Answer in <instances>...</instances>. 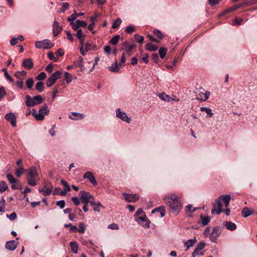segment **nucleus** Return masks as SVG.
Wrapping results in <instances>:
<instances>
[{"label": "nucleus", "mask_w": 257, "mask_h": 257, "mask_svg": "<svg viewBox=\"0 0 257 257\" xmlns=\"http://www.w3.org/2000/svg\"><path fill=\"white\" fill-rule=\"evenodd\" d=\"M27 75V72L25 71H20L16 72L15 76L17 78H21L22 76H26Z\"/></svg>", "instance_id": "50"}, {"label": "nucleus", "mask_w": 257, "mask_h": 257, "mask_svg": "<svg viewBox=\"0 0 257 257\" xmlns=\"http://www.w3.org/2000/svg\"><path fill=\"white\" fill-rule=\"evenodd\" d=\"M85 117V115L76 112H72L69 115V118L74 120H79L83 119Z\"/></svg>", "instance_id": "17"}, {"label": "nucleus", "mask_w": 257, "mask_h": 257, "mask_svg": "<svg viewBox=\"0 0 257 257\" xmlns=\"http://www.w3.org/2000/svg\"><path fill=\"white\" fill-rule=\"evenodd\" d=\"M221 229L219 226H215L210 235V240L213 242H215L218 237L220 235Z\"/></svg>", "instance_id": "11"}, {"label": "nucleus", "mask_w": 257, "mask_h": 257, "mask_svg": "<svg viewBox=\"0 0 257 257\" xmlns=\"http://www.w3.org/2000/svg\"><path fill=\"white\" fill-rule=\"evenodd\" d=\"M7 178L10 183L12 184L11 188L13 190H17L19 189V185L16 184L17 183L18 180L16 179L11 174H7Z\"/></svg>", "instance_id": "15"}, {"label": "nucleus", "mask_w": 257, "mask_h": 257, "mask_svg": "<svg viewBox=\"0 0 257 257\" xmlns=\"http://www.w3.org/2000/svg\"><path fill=\"white\" fill-rule=\"evenodd\" d=\"M98 15L96 14L94 17L92 16L90 18V21L91 22L90 24L88 26V29L89 31H92L93 29V27L95 24V22L96 21V18L98 17Z\"/></svg>", "instance_id": "26"}, {"label": "nucleus", "mask_w": 257, "mask_h": 257, "mask_svg": "<svg viewBox=\"0 0 257 257\" xmlns=\"http://www.w3.org/2000/svg\"><path fill=\"white\" fill-rule=\"evenodd\" d=\"M17 215L15 212H13L11 214H7V217L9 218L11 221H13L17 218Z\"/></svg>", "instance_id": "62"}, {"label": "nucleus", "mask_w": 257, "mask_h": 257, "mask_svg": "<svg viewBox=\"0 0 257 257\" xmlns=\"http://www.w3.org/2000/svg\"><path fill=\"white\" fill-rule=\"evenodd\" d=\"M108 69L114 73H117L119 71L120 68L116 60L115 63L108 67Z\"/></svg>", "instance_id": "29"}, {"label": "nucleus", "mask_w": 257, "mask_h": 257, "mask_svg": "<svg viewBox=\"0 0 257 257\" xmlns=\"http://www.w3.org/2000/svg\"><path fill=\"white\" fill-rule=\"evenodd\" d=\"M70 24L74 30H78L80 27L85 28L87 26V23L85 21L79 20H76L75 22H71Z\"/></svg>", "instance_id": "13"}, {"label": "nucleus", "mask_w": 257, "mask_h": 257, "mask_svg": "<svg viewBox=\"0 0 257 257\" xmlns=\"http://www.w3.org/2000/svg\"><path fill=\"white\" fill-rule=\"evenodd\" d=\"M61 183L64 186V189L65 190V191H70V190H71L70 187L69 186V185H68V184L67 183V182H66L64 180H62L61 181Z\"/></svg>", "instance_id": "56"}, {"label": "nucleus", "mask_w": 257, "mask_h": 257, "mask_svg": "<svg viewBox=\"0 0 257 257\" xmlns=\"http://www.w3.org/2000/svg\"><path fill=\"white\" fill-rule=\"evenodd\" d=\"M5 200L3 198L0 201V212H4L5 211Z\"/></svg>", "instance_id": "63"}, {"label": "nucleus", "mask_w": 257, "mask_h": 257, "mask_svg": "<svg viewBox=\"0 0 257 257\" xmlns=\"http://www.w3.org/2000/svg\"><path fill=\"white\" fill-rule=\"evenodd\" d=\"M79 228H78L77 232H79L80 233H84L85 231V224L80 222L79 224Z\"/></svg>", "instance_id": "51"}, {"label": "nucleus", "mask_w": 257, "mask_h": 257, "mask_svg": "<svg viewBox=\"0 0 257 257\" xmlns=\"http://www.w3.org/2000/svg\"><path fill=\"white\" fill-rule=\"evenodd\" d=\"M200 110L202 111H205L207 114V117H211L213 115V113L212 112V110L210 108L205 107H201Z\"/></svg>", "instance_id": "34"}, {"label": "nucleus", "mask_w": 257, "mask_h": 257, "mask_svg": "<svg viewBox=\"0 0 257 257\" xmlns=\"http://www.w3.org/2000/svg\"><path fill=\"white\" fill-rule=\"evenodd\" d=\"M167 49L164 47L160 48L159 50V54L161 59H163L166 55Z\"/></svg>", "instance_id": "42"}, {"label": "nucleus", "mask_w": 257, "mask_h": 257, "mask_svg": "<svg viewBox=\"0 0 257 257\" xmlns=\"http://www.w3.org/2000/svg\"><path fill=\"white\" fill-rule=\"evenodd\" d=\"M80 200H90L93 198V196L88 192L85 191H81L79 192Z\"/></svg>", "instance_id": "23"}, {"label": "nucleus", "mask_w": 257, "mask_h": 257, "mask_svg": "<svg viewBox=\"0 0 257 257\" xmlns=\"http://www.w3.org/2000/svg\"><path fill=\"white\" fill-rule=\"evenodd\" d=\"M69 7V4L68 3H64L62 4V7L60 9V12L64 13L66 10L68 9Z\"/></svg>", "instance_id": "58"}, {"label": "nucleus", "mask_w": 257, "mask_h": 257, "mask_svg": "<svg viewBox=\"0 0 257 257\" xmlns=\"http://www.w3.org/2000/svg\"><path fill=\"white\" fill-rule=\"evenodd\" d=\"M146 48L147 50L154 52L156 51L158 47L157 45L152 44L151 43H147L146 46Z\"/></svg>", "instance_id": "32"}, {"label": "nucleus", "mask_w": 257, "mask_h": 257, "mask_svg": "<svg viewBox=\"0 0 257 257\" xmlns=\"http://www.w3.org/2000/svg\"><path fill=\"white\" fill-rule=\"evenodd\" d=\"M120 36L119 35H116L110 39L109 43L112 45H115L118 42Z\"/></svg>", "instance_id": "40"}, {"label": "nucleus", "mask_w": 257, "mask_h": 257, "mask_svg": "<svg viewBox=\"0 0 257 257\" xmlns=\"http://www.w3.org/2000/svg\"><path fill=\"white\" fill-rule=\"evenodd\" d=\"M24 169L22 167H18L16 171V175L18 177H20L22 174L23 173V172L24 171Z\"/></svg>", "instance_id": "61"}, {"label": "nucleus", "mask_w": 257, "mask_h": 257, "mask_svg": "<svg viewBox=\"0 0 257 257\" xmlns=\"http://www.w3.org/2000/svg\"><path fill=\"white\" fill-rule=\"evenodd\" d=\"M56 205L61 209H63L65 206V201L64 200H59L56 202Z\"/></svg>", "instance_id": "60"}, {"label": "nucleus", "mask_w": 257, "mask_h": 257, "mask_svg": "<svg viewBox=\"0 0 257 257\" xmlns=\"http://www.w3.org/2000/svg\"><path fill=\"white\" fill-rule=\"evenodd\" d=\"M115 112L116 116L120 119L122 121L128 123L131 122V117H128L125 112L122 111L120 108H116Z\"/></svg>", "instance_id": "8"}, {"label": "nucleus", "mask_w": 257, "mask_h": 257, "mask_svg": "<svg viewBox=\"0 0 257 257\" xmlns=\"http://www.w3.org/2000/svg\"><path fill=\"white\" fill-rule=\"evenodd\" d=\"M252 214V210H250L247 207H244L242 209L241 211V215L243 217H247Z\"/></svg>", "instance_id": "31"}, {"label": "nucleus", "mask_w": 257, "mask_h": 257, "mask_svg": "<svg viewBox=\"0 0 257 257\" xmlns=\"http://www.w3.org/2000/svg\"><path fill=\"white\" fill-rule=\"evenodd\" d=\"M53 46V44L48 39L35 42V47L38 49H48L51 48Z\"/></svg>", "instance_id": "6"}, {"label": "nucleus", "mask_w": 257, "mask_h": 257, "mask_svg": "<svg viewBox=\"0 0 257 257\" xmlns=\"http://www.w3.org/2000/svg\"><path fill=\"white\" fill-rule=\"evenodd\" d=\"M25 103L28 107H33L36 105L34 101V97H32L29 95H27L25 97Z\"/></svg>", "instance_id": "24"}, {"label": "nucleus", "mask_w": 257, "mask_h": 257, "mask_svg": "<svg viewBox=\"0 0 257 257\" xmlns=\"http://www.w3.org/2000/svg\"><path fill=\"white\" fill-rule=\"evenodd\" d=\"M201 222L203 226L206 225L210 221V218L208 216H204L201 215L200 216Z\"/></svg>", "instance_id": "35"}, {"label": "nucleus", "mask_w": 257, "mask_h": 257, "mask_svg": "<svg viewBox=\"0 0 257 257\" xmlns=\"http://www.w3.org/2000/svg\"><path fill=\"white\" fill-rule=\"evenodd\" d=\"M122 195L124 196L125 201L127 202H135L139 199V197L137 194H129L123 193Z\"/></svg>", "instance_id": "14"}, {"label": "nucleus", "mask_w": 257, "mask_h": 257, "mask_svg": "<svg viewBox=\"0 0 257 257\" xmlns=\"http://www.w3.org/2000/svg\"><path fill=\"white\" fill-rule=\"evenodd\" d=\"M72 251L76 254L78 252V243L76 241L70 242L69 244Z\"/></svg>", "instance_id": "30"}, {"label": "nucleus", "mask_w": 257, "mask_h": 257, "mask_svg": "<svg viewBox=\"0 0 257 257\" xmlns=\"http://www.w3.org/2000/svg\"><path fill=\"white\" fill-rule=\"evenodd\" d=\"M75 65L76 67H79L81 69H83V58L81 56H79L78 58V60L77 62L75 63Z\"/></svg>", "instance_id": "38"}, {"label": "nucleus", "mask_w": 257, "mask_h": 257, "mask_svg": "<svg viewBox=\"0 0 257 257\" xmlns=\"http://www.w3.org/2000/svg\"><path fill=\"white\" fill-rule=\"evenodd\" d=\"M83 179H87L93 185L96 186L97 185V182L95 179L94 176L91 172H86L83 176Z\"/></svg>", "instance_id": "16"}, {"label": "nucleus", "mask_w": 257, "mask_h": 257, "mask_svg": "<svg viewBox=\"0 0 257 257\" xmlns=\"http://www.w3.org/2000/svg\"><path fill=\"white\" fill-rule=\"evenodd\" d=\"M5 118L8 121L10 122L13 127L17 125V117L13 112H9L5 115Z\"/></svg>", "instance_id": "12"}, {"label": "nucleus", "mask_w": 257, "mask_h": 257, "mask_svg": "<svg viewBox=\"0 0 257 257\" xmlns=\"http://www.w3.org/2000/svg\"><path fill=\"white\" fill-rule=\"evenodd\" d=\"M164 202L169 207L170 212L175 215H178L183 207L181 199L174 194L166 196Z\"/></svg>", "instance_id": "1"}, {"label": "nucleus", "mask_w": 257, "mask_h": 257, "mask_svg": "<svg viewBox=\"0 0 257 257\" xmlns=\"http://www.w3.org/2000/svg\"><path fill=\"white\" fill-rule=\"evenodd\" d=\"M77 32L75 34V36L78 38V39H80V38H83L85 35L82 34V31L81 29H77Z\"/></svg>", "instance_id": "59"}, {"label": "nucleus", "mask_w": 257, "mask_h": 257, "mask_svg": "<svg viewBox=\"0 0 257 257\" xmlns=\"http://www.w3.org/2000/svg\"><path fill=\"white\" fill-rule=\"evenodd\" d=\"M90 204L92 206L93 210L96 212H99L101 208H104V207L100 202H95L94 199L90 201Z\"/></svg>", "instance_id": "22"}, {"label": "nucleus", "mask_w": 257, "mask_h": 257, "mask_svg": "<svg viewBox=\"0 0 257 257\" xmlns=\"http://www.w3.org/2000/svg\"><path fill=\"white\" fill-rule=\"evenodd\" d=\"M135 220L138 224L141 225L144 228H148L150 227L151 221L147 218L146 214H143L140 216L135 218Z\"/></svg>", "instance_id": "7"}, {"label": "nucleus", "mask_w": 257, "mask_h": 257, "mask_svg": "<svg viewBox=\"0 0 257 257\" xmlns=\"http://www.w3.org/2000/svg\"><path fill=\"white\" fill-rule=\"evenodd\" d=\"M223 224L228 230L230 231L234 230L236 228V225L230 221L224 222Z\"/></svg>", "instance_id": "27"}, {"label": "nucleus", "mask_w": 257, "mask_h": 257, "mask_svg": "<svg viewBox=\"0 0 257 257\" xmlns=\"http://www.w3.org/2000/svg\"><path fill=\"white\" fill-rule=\"evenodd\" d=\"M34 102H35L36 105L37 104H39L42 103L43 99L41 95H37L36 96H34Z\"/></svg>", "instance_id": "43"}, {"label": "nucleus", "mask_w": 257, "mask_h": 257, "mask_svg": "<svg viewBox=\"0 0 257 257\" xmlns=\"http://www.w3.org/2000/svg\"><path fill=\"white\" fill-rule=\"evenodd\" d=\"M62 73L60 71H56L53 73L47 79L46 84L47 87L52 86L61 77Z\"/></svg>", "instance_id": "5"}, {"label": "nucleus", "mask_w": 257, "mask_h": 257, "mask_svg": "<svg viewBox=\"0 0 257 257\" xmlns=\"http://www.w3.org/2000/svg\"><path fill=\"white\" fill-rule=\"evenodd\" d=\"M154 34L159 39H162L164 37L163 33L159 30H155L153 31Z\"/></svg>", "instance_id": "49"}, {"label": "nucleus", "mask_w": 257, "mask_h": 257, "mask_svg": "<svg viewBox=\"0 0 257 257\" xmlns=\"http://www.w3.org/2000/svg\"><path fill=\"white\" fill-rule=\"evenodd\" d=\"M143 214H145V213L143 211V210L142 208H139L136 213L134 215V218H136Z\"/></svg>", "instance_id": "57"}, {"label": "nucleus", "mask_w": 257, "mask_h": 257, "mask_svg": "<svg viewBox=\"0 0 257 257\" xmlns=\"http://www.w3.org/2000/svg\"><path fill=\"white\" fill-rule=\"evenodd\" d=\"M221 201H222L223 202H227L228 201H230V195H222L218 197Z\"/></svg>", "instance_id": "44"}, {"label": "nucleus", "mask_w": 257, "mask_h": 257, "mask_svg": "<svg viewBox=\"0 0 257 257\" xmlns=\"http://www.w3.org/2000/svg\"><path fill=\"white\" fill-rule=\"evenodd\" d=\"M5 95H6L5 89L4 87L2 86L0 87V101Z\"/></svg>", "instance_id": "64"}, {"label": "nucleus", "mask_w": 257, "mask_h": 257, "mask_svg": "<svg viewBox=\"0 0 257 257\" xmlns=\"http://www.w3.org/2000/svg\"><path fill=\"white\" fill-rule=\"evenodd\" d=\"M49 111L48 105L44 104L39 108L38 112L35 109H33L32 114L37 120L41 121L44 119L45 115L48 114Z\"/></svg>", "instance_id": "2"}, {"label": "nucleus", "mask_w": 257, "mask_h": 257, "mask_svg": "<svg viewBox=\"0 0 257 257\" xmlns=\"http://www.w3.org/2000/svg\"><path fill=\"white\" fill-rule=\"evenodd\" d=\"M38 176L36 168L35 167H31L27 176V181L29 185L32 186L36 185V178Z\"/></svg>", "instance_id": "3"}, {"label": "nucleus", "mask_w": 257, "mask_h": 257, "mask_svg": "<svg viewBox=\"0 0 257 257\" xmlns=\"http://www.w3.org/2000/svg\"><path fill=\"white\" fill-rule=\"evenodd\" d=\"M134 38L140 44H142L144 42V38L142 36H140L138 34H135Z\"/></svg>", "instance_id": "54"}, {"label": "nucleus", "mask_w": 257, "mask_h": 257, "mask_svg": "<svg viewBox=\"0 0 257 257\" xmlns=\"http://www.w3.org/2000/svg\"><path fill=\"white\" fill-rule=\"evenodd\" d=\"M197 242V239L194 237L193 239H188L187 241L184 242L185 246H187L186 251L188 250V249L192 247L194 244Z\"/></svg>", "instance_id": "28"}, {"label": "nucleus", "mask_w": 257, "mask_h": 257, "mask_svg": "<svg viewBox=\"0 0 257 257\" xmlns=\"http://www.w3.org/2000/svg\"><path fill=\"white\" fill-rule=\"evenodd\" d=\"M27 87L29 89H31L34 84V80L32 78H28L26 82Z\"/></svg>", "instance_id": "48"}, {"label": "nucleus", "mask_w": 257, "mask_h": 257, "mask_svg": "<svg viewBox=\"0 0 257 257\" xmlns=\"http://www.w3.org/2000/svg\"><path fill=\"white\" fill-rule=\"evenodd\" d=\"M238 9V7H237V5H236V6H234L232 7H230L228 9H227V10H225L223 12H222V13L220 14L219 15V17H221L222 16L227 14V13H230L232 11H233L236 9Z\"/></svg>", "instance_id": "36"}, {"label": "nucleus", "mask_w": 257, "mask_h": 257, "mask_svg": "<svg viewBox=\"0 0 257 257\" xmlns=\"http://www.w3.org/2000/svg\"><path fill=\"white\" fill-rule=\"evenodd\" d=\"M196 94V99L201 101H205L209 97L210 92L203 89H197L195 91Z\"/></svg>", "instance_id": "4"}, {"label": "nucleus", "mask_w": 257, "mask_h": 257, "mask_svg": "<svg viewBox=\"0 0 257 257\" xmlns=\"http://www.w3.org/2000/svg\"><path fill=\"white\" fill-rule=\"evenodd\" d=\"M205 246V243L203 241L200 242L196 246V248H195V253H196V252H197V250H201Z\"/></svg>", "instance_id": "45"}, {"label": "nucleus", "mask_w": 257, "mask_h": 257, "mask_svg": "<svg viewBox=\"0 0 257 257\" xmlns=\"http://www.w3.org/2000/svg\"><path fill=\"white\" fill-rule=\"evenodd\" d=\"M74 13L72 14L70 16V17H69L67 18V21L68 22H73L74 20H75L77 19V17H80V16H82L84 15V14L82 12L77 13L75 12V11H74Z\"/></svg>", "instance_id": "25"}, {"label": "nucleus", "mask_w": 257, "mask_h": 257, "mask_svg": "<svg viewBox=\"0 0 257 257\" xmlns=\"http://www.w3.org/2000/svg\"><path fill=\"white\" fill-rule=\"evenodd\" d=\"M18 244V242H17L15 240H11L6 242L5 247L8 250L13 251L17 248Z\"/></svg>", "instance_id": "19"}, {"label": "nucleus", "mask_w": 257, "mask_h": 257, "mask_svg": "<svg viewBox=\"0 0 257 257\" xmlns=\"http://www.w3.org/2000/svg\"><path fill=\"white\" fill-rule=\"evenodd\" d=\"M125 31L127 33L131 34L136 31V28L134 26L130 25L126 28Z\"/></svg>", "instance_id": "55"}, {"label": "nucleus", "mask_w": 257, "mask_h": 257, "mask_svg": "<svg viewBox=\"0 0 257 257\" xmlns=\"http://www.w3.org/2000/svg\"><path fill=\"white\" fill-rule=\"evenodd\" d=\"M158 96L162 100H165V101H170V100L171 99V97L169 95L166 94L165 93H160L158 95Z\"/></svg>", "instance_id": "46"}, {"label": "nucleus", "mask_w": 257, "mask_h": 257, "mask_svg": "<svg viewBox=\"0 0 257 257\" xmlns=\"http://www.w3.org/2000/svg\"><path fill=\"white\" fill-rule=\"evenodd\" d=\"M84 47L85 48L86 52H88V51H91V50H95V46H94L93 45H92L89 43H88V42L84 44Z\"/></svg>", "instance_id": "41"}, {"label": "nucleus", "mask_w": 257, "mask_h": 257, "mask_svg": "<svg viewBox=\"0 0 257 257\" xmlns=\"http://www.w3.org/2000/svg\"><path fill=\"white\" fill-rule=\"evenodd\" d=\"M8 188L7 183L4 181H0V193L4 192Z\"/></svg>", "instance_id": "37"}, {"label": "nucleus", "mask_w": 257, "mask_h": 257, "mask_svg": "<svg viewBox=\"0 0 257 257\" xmlns=\"http://www.w3.org/2000/svg\"><path fill=\"white\" fill-rule=\"evenodd\" d=\"M46 74L44 72H41L37 77L36 79L39 80V81H41L42 80L45 79L46 78Z\"/></svg>", "instance_id": "53"}, {"label": "nucleus", "mask_w": 257, "mask_h": 257, "mask_svg": "<svg viewBox=\"0 0 257 257\" xmlns=\"http://www.w3.org/2000/svg\"><path fill=\"white\" fill-rule=\"evenodd\" d=\"M135 47V44H132L128 41H125L121 44L120 49L124 50L128 55L130 56L133 49Z\"/></svg>", "instance_id": "9"}, {"label": "nucleus", "mask_w": 257, "mask_h": 257, "mask_svg": "<svg viewBox=\"0 0 257 257\" xmlns=\"http://www.w3.org/2000/svg\"><path fill=\"white\" fill-rule=\"evenodd\" d=\"M222 207L221 201L218 198L216 200V203L213 205V208L211 210L212 214H220L224 211V210L222 209Z\"/></svg>", "instance_id": "10"}, {"label": "nucleus", "mask_w": 257, "mask_h": 257, "mask_svg": "<svg viewBox=\"0 0 257 257\" xmlns=\"http://www.w3.org/2000/svg\"><path fill=\"white\" fill-rule=\"evenodd\" d=\"M36 89L39 92H42L44 90V84L42 81H38L35 86Z\"/></svg>", "instance_id": "33"}, {"label": "nucleus", "mask_w": 257, "mask_h": 257, "mask_svg": "<svg viewBox=\"0 0 257 257\" xmlns=\"http://www.w3.org/2000/svg\"><path fill=\"white\" fill-rule=\"evenodd\" d=\"M64 227H70V230L71 231H73L74 232H77L78 228L76 226L73 225L71 223L64 224Z\"/></svg>", "instance_id": "52"}, {"label": "nucleus", "mask_w": 257, "mask_h": 257, "mask_svg": "<svg viewBox=\"0 0 257 257\" xmlns=\"http://www.w3.org/2000/svg\"><path fill=\"white\" fill-rule=\"evenodd\" d=\"M53 188V186L52 185H50V187L44 186L42 188H39V192L42 193L43 196H46L50 195Z\"/></svg>", "instance_id": "20"}, {"label": "nucleus", "mask_w": 257, "mask_h": 257, "mask_svg": "<svg viewBox=\"0 0 257 257\" xmlns=\"http://www.w3.org/2000/svg\"><path fill=\"white\" fill-rule=\"evenodd\" d=\"M22 66L27 70H30L34 67V63L31 59H25L22 63Z\"/></svg>", "instance_id": "21"}, {"label": "nucleus", "mask_w": 257, "mask_h": 257, "mask_svg": "<svg viewBox=\"0 0 257 257\" xmlns=\"http://www.w3.org/2000/svg\"><path fill=\"white\" fill-rule=\"evenodd\" d=\"M122 22V21L121 19L118 18L116 19H115L112 23V25L111 26L112 29H116L118 28L119 25L121 24Z\"/></svg>", "instance_id": "39"}, {"label": "nucleus", "mask_w": 257, "mask_h": 257, "mask_svg": "<svg viewBox=\"0 0 257 257\" xmlns=\"http://www.w3.org/2000/svg\"><path fill=\"white\" fill-rule=\"evenodd\" d=\"M62 27L59 25V23L55 21L53 24V34L54 37L57 36L61 32Z\"/></svg>", "instance_id": "18"}, {"label": "nucleus", "mask_w": 257, "mask_h": 257, "mask_svg": "<svg viewBox=\"0 0 257 257\" xmlns=\"http://www.w3.org/2000/svg\"><path fill=\"white\" fill-rule=\"evenodd\" d=\"M65 79L67 84L70 83L72 81V75L68 72H65L64 74Z\"/></svg>", "instance_id": "47"}]
</instances>
